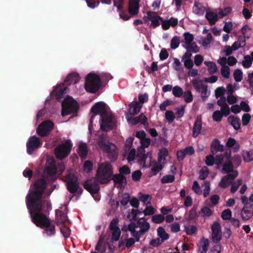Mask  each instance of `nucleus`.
Listing matches in <instances>:
<instances>
[{
	"label": "nucleus",
	"instance_id": "2eb2a0df",
	"mask_svg": "<svg viewBox=\"0 0 253 253\" xmlns=\"http://www.w3.org/2000/svg\"><path fill=\"white\" fill-rule=\"evenodd\" d=\"M54 127L53 122L50 121H45L42 122L37 128V132L39 135L44 136L49 134Z\"/></svg>",
	"mask_w": 253,
	"mask_h": 253
},
{
	"label": "nucleus",
	"instance_id": "c85d7f7f",
	"mask_svg": "<svg viewBox=\"0 0 253 253\" xmlns=\"http://www.w3.org/2000/svg\"><path fill=\"white\" fill-rule=\"evenodd\" d=\"M140 0H129L128 11L131 15H136L139 10Z\"/></svg>",
	"mask_w": 253,
	"mask_h": 253
},
{
	"label": "nucleus",
	"instance_id": "58836bf2",
	"mask_svg": "<svg viewBox=\"0 0 253 253\" xmlns=\"http://www.w3.org/2000/svg\"><path fill=\"white\" fill-rule=\"evenodd\" d=\"M246 44L245 39L243 37H239L237 41L234 42L232 44V49L234 50H236L239 48L243 47Z\"/></svg>",
	"mask_w": 253,
	"mask_h": 253
},
{
	"label": "nucleus",
	"instance_id": "338daca9",
	"mask_svg": "<svg viewBox=\"0 0 253 253\" xmlns=\"http://www.w3.org/2000/svg\"><path fill=\"white\" fill-rule=\"evenodd\" d=\"M223 114L220 111H215L212 114V119L215 122L221 121Z\"/></svg>",
	"mask_w": 253,
	"mask_h": 253
},
{
	"label": "nucleus",
	"instance_id": "69168bd1",
	"mask_svg": "<svg viewBox=\"0 0 253 253\" xmlns=\"http://www.w3.org/2000/svg\"><path fill=\"white\" fill-rule=\"evenodd\" d=\"M172 67L173 68L177 71H179L182 69V64L179 61V60L176 58H174L173 59V62L172 63Z\"/></svg>",
	"mask_w": 253,
	"mask_h": 253
},
{
	"label": "nucleus",
	"instance_id": "3c124183",
	"mask_svg": "<svg viewBox=\"0 0 253 253\" xmlns=\"http://www.w3.org/2000/svg\"><path fill=\"white\" fill-rule=\"evenodd\" d=\"M172 92L173 95L174 96L177 97H181L183 93V91L182 88L177 85L174 86L172 88Z\"/></svg>",
	"mask_w": 253,
	"mask_h": 253
},
{
	"label": "nucleus",
	"instance_id": "5701e85b",
	"mask_svg": "<svg viewBox=\"0 0 253 253\" xmlns=\"http://www.w3.org/2000/svg\"><path fill=\"white\" fill-rule=\"evenodd\" d=\"M206 11V7L202 3L197 0L194 1V4L192 8V12L194 14L198 16H200L203 15Z\"/></svg>",
	"mask_w": 253,
	"mask_h": 253
},
{
	"label": "nucleus",
	"instance_id": "680f3d73",
	"mask_svg": "<svg viewBox=\"0 0 253 253\" xmlns=\"http://www.w3.org/2000/svg\"><path fill=\"white\" fill-rule=\"evenodd\" d=\"M133 138L131 137L127 138L125 142V154H127V151H129L131 148V146L133 142Z\"/></svg>",
	"mask_w": 253,
	"mask_h": 253
},
{
	"label": "nucleus",
	"instance_id": "49530a36",
	"mask_svg": "<svg viewBox=\"0 0 253 253\" xmlns=\"http://www.w3.org/2000/svg\"><path fill=\"white\" fill-rule=\"evenodd\" d=\"M241 32L244 36V38H249L252 34L251 29L247 25H244L241 29Z\"/></svg>",
	"mask_w": 253,
	"mask_h": 253
},
{
	"label": "nucleus",
	"instance_id": "6ab92c4d",
	"mask_svg": "<svg viewBox=\"0 0 253 253\" xmlns=\"http://www.w3.org/2000/svg\"><path fill=\"white\" fill-rule=\"evenodd\" d=\"M211 239L213 242H219L222 237L220 225L218 222H214L211 226Z\"/></svg>",
	"mask_w": 253,
	"mask_h": 253
},
{
	"label": "nucleus",
	"instance_id": "bb28decb",
	"mask_svg": "<svg viewBox=\"0 0 253 253\" xmlns=\"http://www.w3.org/2000/svg\"><path fill=\"white\" fill-rule=\"evenodd\" d=\"M177 23L178 19L173 17H171L168 20H163V18H162V22H161L162 28L164 30L169 29L170 26H175Z\"/></svg>",
	"mask_w": 253,
	"mask_h": 253
},
{
	"label": "nucleus",
	"instance_id": "c756f323",
	"mask_svg": "<svg viewBox=\"0 0 253 253\" xmlns=\"http://www.w3.org/2000/svg\"><path fill=\"white\" fill-rule=\"evenodd\" d=\"M224 149V146L220 144L217 139H213L211 145V152L213 155L216 154L217 151L223 152Z\"/></svg>",
	"mask_w": 253,
	"mask_h": 253
},
{
	"label": "nucleus",
	"instance_id": "9b49d317",
	"mask_svg": "<svg viewBox=\"0 0 253 253\" xmlns=\"http://www.w3.org/2000/svg\"><path fill=\"white\" fill-rule=\"evenodd\" d=\"M63 116L77 111L79 106L77 102L72 97L67 96L61 103Z\"/></svg>",
	"mask_w": 253,
	"mask_h": 253
},
{
	"label": "nucleus",
	"instance_id": "e433bc0d",
	"mask_svg": "<svg viewBox=\"0 0 253 253\" xmlns=\"http://www.w3.org/2000/svg\"><path fill=\"white\" fill-rule=\"evenodd\" d=\"M192 83L195 89L198 92L207 87V85L200 80L194 79L192 81Z\"/></svg>",
	"mask_w": 253,
	"mask_h": 253
},
{
	"label": "nucleus",
	"instance_id": "de8ad7c7",
	"mask_svg": "<svg viewBox=\"0 0 253 253\" xmlns=\"http://www.w3.org/2000/svg\"><path fill=\"white\" fill-rule=\"evenodd\" d=\"M158 235L161 238V240H167L169 238V235L166 232L164 229L162 227H159L157 229Z\"/></svg>",
	"mask_w": 253,
	"mask_h": 253
},
{
	"label": "nucleus",
	"instance_id": "5fc2aeb1",
	"mask_svg": "<svg viewBox=\"0 0 253 253\" xmlns=\"http://www.w3.org/2000/svg\"><path fill=\"white\" fill-rule=\"evenodd\" d=\"M167 150L165 148H162L159 153L158 161L163 163L165 160L166 157L167 156Z\"/></svg>",
	"mask_w": 253,
	"mask_h": 253
},
{
	"label": "nucleus",
	"instance_id": "aec40b11",
	"mask_svg": "<svg viewBox=\"0 0 253 253\" xmlns=\"http://www.w3.org/2000/svg\"><path fill=\"white\" fill-rule=\"evenodd\" d=\"M118 220L117 219H114L110 224V229L112 231V238L114 241H118L120 237L121 230L118 227Z\"/></svg>",
	"mask_w": 253,
	"mask_h": 253
},
{
	"label": "nucleus",
	"instance_id": "79ce46f5",
	"mask_svg": "<svg viewBox=\"0 0 253 253\" xmlns=\"http://www.w3.org/2000/svg\"><path fill=\"white\" fill-rule=\"evenodd\" d=\"M205 65L207 66L208 72L210 74H213L216 72L217 68L215 63L212 61H205Z\"/></svg>",
	"mask_w": 253,
	"mask_h": 253
},
{
	"label": "nucleus",
	"instance_id": "ddd939ff",
	"mask_svg": "<svg viewBox=\"0 0 253 253\" xmlns=\"http://www.w3.org/2000/svg\"><path fill=\"white\" fill-rule=\"evenodd\" d=\"M65 181L68 190L71 193H74L77 191L79 193L82 192V190L81 188H80L77 178L74 174L69 173L66 176Z\"/></svg>",
	"mask_w": 253,
	"mask_h": 253
},
{
	"label": "nucleus",
	"instance_id": "c03bdc74",
	"mask_svg": "<svg viewBox=\"0 0 253 253\" xmlns=\"http://www.w3.org/2000/svg\"><path fill=\"white\" fill-rule=\"evenodd\" d=\"M217 10L219 17L221 18L230 13L232 11V8L230 7H227L223 9L217 8Z\"/></svg>",
	"mask_w": 253,
	"mask_h": 253
},
{
	"label": "nucleus",
	"instance_id": "cd10ccee",
	"mask_svg": "<svg viewBox=\"0 0 253 253\" xmlns=\"http://www.w3.org/2000/svg\"><path fill=\"white\" fill-rule=\"evenodd\" d=\"M191 52L186 51L183 55L182 60L184 63L185 67L189 69H191L193 67V62L191 58L192 56Z\"/></svg>",
	"mask_w": 253,
	"mask_h": 253
},
{
	"label": "nucleus",
	"instance_id": "4be33fe9",
	"mask_svg": "<svg viewBox=\"0 0 253 253\" xmlns=\"http://www.w3.org/2000/svg\"><path fill=\"white\" fill-rule=\"evenodd\" d=\"M224 158L225 157H222V155L221 154L220 155H217L214 159L212 155H210L206 157L205 162L206 164L208 166H211L214 163L218 165L224 161Z\"/></svg>",
	"mask_w": 253,
	"mask_h": 253
},
{
	"label": "nucleus",
	"instance_id": "09e8293b",
	"mask_svg": "<svg viewBox=\"0 0 253 253\" xmlns=\"http://www.w3.org/2000/svg\"><path fill=\"white\" fill-rule=\"evenodd\" d=\"M244 161L249 162L253 160V153L248 151H244L242 153Z\"/></svg>",
	"mask_w": 253,
	"mask_h": 253
},
{
	"label": "nucleus",
	"instance_id": "6e6d98bb",
	"mask_svg": "<svg viewBox=\"0 0 253 253\" xmlns=\"http://www.w3.org/2000/svg\"><path fill=\"white\" fill-rule=\"evenodd\" d=\"M132 115L126 114V118L127 122L131 125H136L139 123L138 117L133 118Z\"/></svg>",
	"mask_w": 253,
	"mask_h": 253
},
{
	"label": "nucleus",
	"instance_id": "7ed1b4c3",
	"mask_svg": "<svg viewBox=\"0 0 253 253\" xmlns=\"http://www.w3.org/2000/svg\"><path fill=\"white\" fill-rule=\"evenodd\" d=\"M58 170L55 167V160L53 157H48L46 160V167L44 171L43 176L42 178L37 180L35 183L31 186L29 191L34 190L37 182H39L40 187L42 186V182L44 183V188L42 190V197H46L48 196L54 188H52L50 191L45 190L46 185V181L50 182L55 180L58 174H60L65 169V167L63 164H59L57 167Z\"/></svg>",
	"mask_w": 253,
	"mask_h": 253
},
{
	"label": "nucleus",
	"instance_id": "7c9ffc66",
	"mask_svg": "<svg viewBox=\"0 0 253 253\" xmlns=\"http://www.w3.org/2000/svg\"><path fill=\"white\" fill-rule=\"evenodd\" d=\"M253 214V206L252 205L250 207L245 206L241 211V216L243 220L249 219Z\"/></svg>",
	"mask_w": 253,
	"mask_h": 253
},
{
	"label": "nucleus",
	"instance_id": "4c0bfd02",
	"mask_svg": "<svg viewBox=\"0 0 253 253\" xmlns=\"http://www.w3.org/2000/svg\"><path fill=\"white\" fill-rule=\"evenodd\" d=\"M209 246V241L208 239L205 238H202L201 242L199 248V250L200 253H206Z\"/></svg>",
	"mask_w": 253,
	"mask_h": 253
},
{
	"label": "nucleus",
	"instance_id": "ea45409f",
	"mask_svg": "<svg viewBox=\"0 0 253 253\" xmlns=\"http://www.w3.org/2000/svg\"><path fill=\"white\" fill-rule=\"evenodd\" d=\"M228 121L235 129L238 130L240 128V123L239 118L230 116L228 118Z\"/></svg>",
	"mask_w": 253,
	"mask_h": 253
},
{
	"label": "nucleus",
	"instance_id": "f257e3e1",
	"mask_svg": "<svg viewBox=\"0 0 253 253\" xmlns=\"http://www.w3.org/2000/svg\"><path fill=\"white\" fill-rule=\"evenodd\" d=\"M39 182H37L34 190L29 191L26 198V205L29 210L32 221L36 226L43 229V234L47 236H52L55 234V225L46 215L41 213L43 210L44 205L46 204V209H50V205L42 197V190L44 183L40 187Z\"/></svg>",
	"mask_w": 253,
	"mask_h": 253
},
{
	"label": "nucleus",
	"instance_id": "f03ea898",
	"mask_svg": "<svg viewBox=\"0 0 253 253\" xmlns=\"http://www.w3.org/2000/svg\"><path fill=\"white\" fill-rule=\"evenodd\" d=\"M91 118L88 129L92 135L93 122L95 118H99L101 129L107 131L112 129L116 124V119L109 112L107 105L103 102L96 103L90 109Z\"/></svg>",
	"mask_w": 253,
	"mask_h": 253
},
{
	"label": "nucleus",
	"instance_id": "1a4fd4ad",
	"mask_svg": "<svg viewBox=\"0 0 253 253\" xmlns=\"http://www.w3.org/2000/svg\"><path fill=\"white\" fill-rule=\"evenodd\" d=\"M183 39L181 40L182 46L187 50V51L197 53L199 51V47L194 42V35L188 32L183 34Z\"/></svg>",
	"mask_w": 253,
	"mask_h": 253
},
{
	"label": "nucleus",
	"instance_id": "774afa93",
	"mask_svg": "<svg viewBox=\"0 0 253 253\" xmlns=\"http://www.w3.org/2000/svg\"><path fill=\"white\" fill-rule=\"evenodd\" d=\"M174 180V176L173 174L166 175L161 179V181L164 183H170Z\"/></svg>",
	"mask_w": 253,
	"mask_h": 253
},
{
	"label": "nucleus",
	"instance_id": "473e14b6",
	"mask_svg": "<svg viewBox=\"0 0 253 253\" xmlns=\"http://www.w3.org/2000/svg\"><path fill=\"white\" fill-rule=\"evenodd\" d=\"M212 40V37L211 33H208L206 37H201L200 38L199 42L205 48H207L210 47V43Z\"/></svg>",
	"mask_w": 253,
	"mask_h": 253
},
{
	"label": "nucleus",
	"instance_id": "a18cd8bd",
	"mask_svg": "<svg viewBox=\"0 0 253 253\" xmlns=\"http://www.w3.org/2000/svg\"><path fill=\"white\" fill-rule=\"evenodd\" d=\"M252 63V59L250 55H247L244 56V60L242 62V64L244 68H249L251 67Z\"/></svg>",
	"mask_w": 253,
	"mask_h": 253
},
{
	"label": "nucleus",
	"instance_id": "8fccbe9b",
	"mask_svg": "<svg viewBox=\"0 0 253 253\" xmlns=\"http://www.w3.org/2000/svg\"><path fill=\"white\" fill-rule=\"evenodd\" d=\"M136 155V151L135 149L134 148L129 149L128 151H127V154L125 155V153H124V156H127L126 159L129 162L133 161Z\"/></svg>",
	"mask_w": 253,
	"mask_h": 253
},
{
	"label": "nucleus",
	"instance_id": "f3484780",
	"mask_svg": "<svg viewBox=\"0 0 253 253\" xmlns=\"http://www.w3.org/2000/svg\"><path fill=\"white\" fill-rule=\"evenodd\" d=\"M68 88L63 83L57 84L54 87L53 90L51 92V96H55L58 100H60L64 97V95L67 92Z\"/></svg>",
	"mask_w": 253,
	"mask_h": 253
},
{
	"label": "nucleus",
	"instance_id": "13d9d810",
	"mask_svg": "<svg viewBox=\"0 0 253 253\" xmlns=\"http://www.w3.org/2000/svg\"><path fill=\"white\" fill-rule=\"evenodd\" d=\"M221 74L225 79H228L230 76V68L228 66L221 67L220 69Z\"/></svg>",
	"mask_w": 253,
	"mask_h": 253
},
{
	"label": "nucleus",
	"instance_id": "052dcab7",
	"mask_svg": "<svg viewBox=\"0 0 253 253\" xmlns=\"http://www.w3.org/2000/svg\"><path fill=\"white\" fill-rule=\"evenodd\" d=\"M242 182V179H238L236 182L232 183L230 189L231 192L232 193H235L238 189L239 186L241 185Z\"/></svg>",
	"mask_w": 253,
	"mask_h": 253
},
{
	"label": "nucleus",
	"instance_id": "c9c22d12",
	"mask_svg": "<svg viewBox=\"0 0 253 253\" xmlns=\"http://www.w3.org/2000/svg\"><path fill=\"white\" fill-rule=\"evenodd\" d=\"M139 200L143 203L144 206L150 205L151 204L152 197L149 194H144L141 192L138 194Z\"/></svg>",
	"mask_w": 253,
	"mask_h": 253
},
{
	"label": "nucleus",
	"instance_id": "f704fd0d",
	"mask_svg": "<svg viewBox=\"0 0 253 253\" xmlns=\"http://www.w3.org/2000/svg\"><path fill=\"white\" fill-rule=\"evenodd\" d=\"M161 162H159L158 161V162H152L151 161V163L150 164H149L147 166H145L143 165V166L145 167H147L150 165L152 166V169H151V172L152 173V175H154L157 174L163 168V166L162 165ZM143 164H144L143 163Z\"/></svg>",
	"mask_w": 253,
	"mask_h": 253
},
{
	"label": "nucleus",
	"instance_id": "a19ab883",
	"mask_svg": "<svg viewBox=\"0 0 253 253\" xmlns=\"http://www.w3.org/2000/svg\"><path fill=\"white\" fill-rule=\"evenodd\" d=\"M226 146L232 148L235 152L238 151L240 148L239 143L233 138L229 137L226 142Z\"/></svg>",
	"mask_w": 253,
	"mask_h": 253
},
{
	"label": "nucleus",
	"instance_id": "393cba45",
	"mask_svg": "<svg viewBox=\"0 0 253 253\" xmlns=\"http://www.w3.org/2000/svg\"><path fill=\"white\" fill-rule=\"evenodd\" d=\"M202 118L201 116H198L194 124L192 130V136L196 137L200 134L202 129Z\"/></svg>",
	"mask_w": 253,
	"mask_h": 253
},
{
	"label": "nucleus",
	"instance_id": "2f4dec72",
	"mask_svg": "<svg viewBox=\"0 0 253 253\" xmlns=\"http://www.w3.org/2000/svg\"><path fill=\"white\" fill-rule=\"evenodd\" d=\"M113 180L116 186L121 188L124 187L126 182V178L122 174L115 175Z\"/></svg>",
	"mask_w": 253,
	"mask_h": 253
},
{
	"label": "nucleus",
	"instance_id": "0eeeda50",
	"mask_svg": "<svg viewBox=\"0 0 253 253\" xmlns=\"http://www.w3.org/2000/svg\"><path fill=\"white\" fill-rule=\"evenodd\" d=\"M150 139L148 138L141 139V145L139 147L137 152V156L139 158V160L146 166L150 164L152 158L151 153L148 152L146 155L145 154L144 148L148 147L150 145Z\"/></svg>",
	"mask_w": 253,
	"mask_h": 253
},
{
	"label": "nucleus",
	"instance_id": "a211bd4d",
	"mask_svg": "<svg viewBox=\"0 0 253 253\" xmlns=\"http://www.w3.org/2000/svg\"><path fill=\"white\" fill-rule=\"evenodd\" d=\"M238 175L237 171H232L231 173L223 176L218 184V186L221 188H226L232 182L233 180Z\"/></svg>",
	"mask_w": 253,
	"mask_h": 253
},
{
	"label": "nucleus",
	"instance_id": "f8f14e48",
	"mask_svg": "<svg viewBox=\"0 0 253 253\" xmlns=\"http://www.w3.org/2000/svg\"><path fill=\"white\" fill-rule=\"evenodd\" d=\"M72 146L70 140H67L59 145L54 151L56 158L59 160H62L67 157L70 153Z\"/></svg>",
	"mask_w": 253,
	"mask_h": 253
},
{
	"label": "nucleus",
	"instance_id": "9d476101",
	"mask_svg": "<svg viewBox=\"0 0 253 253\" xmlns=\"http://www.w3.org/2000/svg\"><path fill=\"white\" fill-rule=\"evenodd\" d=\"M68 220L66 212H64L58 210L56 211V224L59 226L61 232L65 238H68L71 233L70 229L64 224Z\"/></svg>",
	"mask_w": 253,
	"mask_h": 253
},
{
	"label": "nucleus",
	"instance_id": "412c9836",
	"mask_svg": "<svg viewBox=\"0 0 253 253\" xmlns=\"http://www.w3.org/2000/svg\"><path fill=\"white\" fill-rule=\"evenodd\" d=\"M205 17L210 25L214 24L218 19L220 18L217 9L207 10Z\"/></svg>",
	"mask_w": 253,
	"mask_h": 253
},
{
	"label": "nucleus",
	"instance_id": "dca6fc26",
	"mask_svg": "<svg viewBox=\"0 0 253 253\" xmlns=\"http://www.w3.org/2000/svg\"><path fill=\"white\" fill-rule=\"evenodd\" d=\"M42 145V142L39 139L35 136L30 137L27 142V152L29 154H31Z\"/></svg>",
	"mask_w": 253,
	"mask_h": 253
},
{
	"label": "nucleus",
	"instance_id": "4d7b16f0",
	"mask_svg": "<svg viewBox=\"0 0 253 253\" xmlns=\"http://www.w3.org/2000/svg\"><path fill=\"white\" fill-rule=\"evenodd\" d=\"M165 118L169 123H171L175 119V115L171 111H167L165 113Z\"/></svg>",
	"mask_w": 253,
	"mask_h": 253
},
{
	"label": "nucleus",
	"instance_id": "a878e982",
	"mask_svg": "<svg viewBox=\"0 0 253 253\" xmlns=\"http://www.w3.org/2000/svg\"><path fill=\"white\" fill-rule=\"evenodd\" d=\"M222 157H225L224 161L222 162V163L225 162L223 165V171H224L225 173H231L232 171L234 170H233V165L230 161V154H226L225 156H222Z\"/></svg>",
	"mask_w": 253,
	"mask_h": 253
},
{
	"label": "nucleus",
	"instance_id": "4468645a",
	"mask_svg": "<svg viewBox=\"0 0 253 253\" xmlns=\"http://www.w3.org/2000/svg\"><path fill=\"white\" fill-rule=\"evenodd\" d=\"M162 18L155 12H147L143 19L145 23L153 28H156L161 24Z\"/></svg>",
	"mask_w": 253,
	"mask_h": 253
},
{
	"label": "nucleus",
	"instance_id": "e2e57ef3",
	"mask_svg": "<svg viewBox=\"0 0 253 253\" xmlns=\"http://www.w3.org/2000/svg\"><path fill=\"white\" fill-rule=\"evenodd\" d=\"M146 206V207L143 211V213L145 215H152L155 212V209L151 205Z\"/></svg>",
	"mask_w": 253,
	"mask_h": 253
},
{
	"label": "nucleus",
	"instance_id": "603ef678",
	"mask_svg": "<svg viewBox=\"0 0 253 253\" xmlns=\"http://www.w3.org/2000/svg\"><path fill=\"white\" fill-rule=\"evenodd\" d=\"M180 44V40L178 37L175 36L172 38L170 41V47L172 49H176Z\"/></svg>",
	"mask_w": 253,
	"mask_h": 253
},
{
	"label": "nucleus",
	"instance_id": "bf43d9fd",
	"mask_svg": "<svg viewBox=\"0 0 253 253\" xmlns=\"http://www.w3.org/2000/svg\"><path fill=\"white\" fill-rule=\"evenodd\" d=\"M130 196L128 193H124L122 195L120 199V202L123 205H126L129 201Z\"/></svg>",
	"mask_w": 253,
	"mask_h": 253
},
{
	"label": "nucleus",
	"instance_id": "423d86ee",
	"mask_svg": "<svg viewBox=\"0 0 253 253\" xmlns=\"http://www.w3.org/2000/svg\"><path fill=\"white\" fill-rule=\"evenodd\" d=\"M101 76L91 72L85 77L84 89L89 93L96 92L101 85Z\"/></svg>",
	"mask_w": 253,
	"mask_h": 253
},
{
	"label": "nucleus",
	"instance_id": "6e6552de",
	"mask_svg": "<svg viewBox=\"0 0 253 253\" xmlns=\"http://www.w3.org/2000/svg\"><path fill=\"white\" fill-rule=\"evenodd\" d=\"M98 146L100 149L107 153L111 161H114L118 157V150L114 144L108 142H106L102 138H100Z\"/></svg>",
	"mask_w": 253,
	"mask_h": 253
},
{
	"label": "nucleus",
	"instance_id": "37998d69",
	"mask_svg": "<svg viewBox=\"0 0 253 253\" xmlns=\"http://www.w3.org/2000/svg\"><path fill=\"white\" fill-rule=\"evenodd\" d=\"M78 153L81 157L84 159L87 155V150L85 143L80 142L79 144Z\"/></svg>",
	"mask_w": 253,
	"mask_h": 253
},
{
	"label": "nucleus",
	"instance_id": "20e7f679",
	"mask_svg": "<svg viewBox=\"0 0 253 253\" xmlns=\"http://www.w3.org/2000/svg\"><path fill=\"white\" fill-rule=\"evenodd\" d=\"M113 172L111 164L108 162L99 164L95 179L85 182V189L91 194H97L99 190L98 183H107L111 179Z\"/></svg>",
	"mask_w": 253,
	"mask_h": 253
},
{
	"label": "nucleus",
	"instance_id": "72a5a7b5",
	"mask_svg": "<svg viewBox=\"0 0 253 253\" xmlns=\"http://www.w3.org/2000/svg\"><path fill=\"white\" fill-rule=\"evenodd\" d=\"M80 80V77L78 73L74 72L70 74L65 79V82L68 84H75Z\"/></svg>",
	"mask_w": 253,
	"mask_h": 253
},
{
	"label": "nucleus",
	"instance_id": "0e129e2a",
	"mask_svg": "<svg viewBox=\"0 0 253 253\" xmlns=\"http://www.w3.org/2000/svg\"><path fill=\"white\" fill-rule=\"evenodd\" d=\"M183 94L184 101L186 102L190 103L193 101V97L192 93L190 91H186Z\"/></svg>",
	"mask_w": 253,
	"mask_h": 253
},
{
	"label": "nucleus",
	"instance_id": "39448f33",
	"mask_svg": "<svg viewBox=\"0 0 253 253\" xmlns=\"http://www.w3.org/2000/svg\"><path fill=\"white\" fill-rule=\"evenodd\" d=\"M149 228V223L144 218H140L136 222H131L128 226V230L135 238L136 241H138L140 236L145 233Z\"/></svg>",
	"mask_w": 253,
	"mask_h": 253
},
{
	"label": "nucleus",
	"instance_id": "b1692460",
	"mask_svg": "<svg viewBox=\"0 0 253 253\" xmlns=\"http://www.w3.org/2000/svg\"><path fill=\"white\" fill-rule=\"evenodd\" d=\"M141 108L142 105L141 104H139L136 101H133L128 105V112H126V114L135 116L139 113Z\"/></svg>",
	"mask_w": 253,
	"mask_h": 253
},
{
	"label": "nucleus",
	"instance_id": "864d4df0",
	"mask_svg": "<svg viewBox=\"0 0 253 253\" xmlns=\"http://www.w3.org/2000/svg\"><path fill=\"white\" fill-rule=\"evenodd\" d=\"M233 76L236 82H241L243 79V72L240 69H236L234 72Z\"/></svg>",
	"mask_w": 253,
	"mask_h": 253
}]
</instances>
